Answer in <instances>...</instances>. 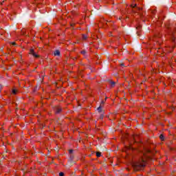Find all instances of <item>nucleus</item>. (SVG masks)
Wrapping results in <instances>:
<instances>
[{
	"instance_id": "nucleus-1",
	"label": "nucleus",
	"mask_w": 176,
	"mask_h": 176,
	"mask_svg": "<svg viewBox=\"0 0 176 176\" xmlns=\"http://www.w3.org/2000/svg\"><path fill=\"white\" fill-rule=\"evenodd\" d=\"M146 153H151V150H146V153H140V158L139 160L132 163V166L135 171H140V170H144L146 166V162L151 159V157L146 155Z\"/></svg>"
},
{
	"instance_id": "nucleus-2",
	"label": "nucleus",
	"mask_w": 176,
	"mask_h": 176,
	"mask_svg": "<svg viewBox=\"0 0 176 176\" xmlns=\"http://www.w3.org/2000/svg\"><path fill=\"white\" fill-rule=\"evenodd\" d=\"M29 54H31L35 58H39V57H41V56H39V55L36 54V53H35V50H34V49L30 50Z\"/></svg>"
},
{
	"instance_id": "nucleus-3",
	"label": "nucleus",
	"mask_w": 176,
	"mask_h": 176,
	"mask_svg": "<svg viewBox=\"0 0 176 176\" xmlns=\"http://www.w3.org/2000/svg\"><path fill=\"white\" fill-rule=\"evenodd\" d=\"M54 109L55 113H61V111H63V108L60 106H56Z\"/></svg>"
},
{
	"instance_id": "nucleus-4",
	"label": "nucleus",
	"mask_w": 176,
	"mask_h": 176,
	"mask_svg": "<svg viewBox=\"0 0 176 176\" xmlns=\"http://www.w3.org/2000/svg\"><path fill=\"white\" fill-rule=\"evenodd\" d=\"M154 49H157V53H161V54H163V53H166L164 50L161 47H154Z\"/></svg>"
},
{
	"instance_id": "nucleus-5",
	"label": "nucleus",
	"mask_w": 176,
	"mask_h": 176,
	"mask_svg": "<svg viewBox=\"0 0 176 176\" xmlns=\"http://www.w3.org/2000/svg\"><path fill=\"white\" fill-rule=\"evenodd\" d=\"M54 56H60V50H56L54 52Z\"/></svg>"
},
{
	"instance_id": "nucleus-6",
	"label": "nucleus",
	"mask_w": 176,
	"mask_h": 176,
	"mask_svg": "<svg viewBox=\"0 0 176 176\" xmlns=\"http://www.w3.org/2000/svg\"><path fill=\"white\" fill-rule=\"evenodd\" d=\"M115 85H116V82H115L114 81H110V86L111 87H115Z\"/></svg>"
},
{
	"instance_id": "nucleus-7",
	"label": "nucleus",
	"mask_w": 176,
	"mask_h": 176,
	"mask_svg": "<svg viewBox=\"0 0 176 176\" xmlns=\"http://www.w3.org/2000/svg\"><path fill=\"white\" fill-rule=\"evenodd\" d=\"M82 41H86V39H87V35L82 34Z\"/></svg>"
},
{
	"instance_id": "nucleus-8",
	"label": "nucleus",
	"mask_w": 176,
	"mask_h": 176,
	"mask_svg": "<svg viewBox=\"0 0 176 176\" xmlns=\"http://www.w3.org/2000/svg\"><path fill=\"white\" fill-rule=\"evenodd\" d=\"M97 109H98V111L99 112V113H101V112H102V107H101V106L98 107Z\"/></svg>"
},
{
	"instance_id": "nucleus-9",
	"label": "nucleus",
	"mask_w": 176,
	"mask_h": 176,
	"mask_svg": "<svg viewBox=\"0 0 176 176\" xmlns=\"http://www.w3.org/2000/svg\"><path fill=\"white\" fill-rule=\"evenodd\" d=\"M160 139L161 140V141H164V135H163V134H161L160 135Z\"/></svg>"
},
{
	"instance_id": "nucleus-10",
	"label": "nucleus",
	"mask_w": 176,
	"mask_h": 176,
	"mask_svg": "<svg viewBox=\"0 0 176 176\" xmlns=\"http://www.w3.org/2000/svg\"><path fill=\"white\" fill-rule=\"evenodd\" d=\"M81 54H82V56H86V50H82L80 52Z\"/></svg>"
},
{
	"instance_id": "nucleus-11",
	"label": "nucleus",
	"mask_w": 176,
	"mask_h": 176,
	"mask_svg": "<svg viewBox=\"0 0 176 176\" xmlns=\"http://www.w3.org/2000/svg\"><path fill=\"white\" fill-rule=\"evenodd\" d=\"M96 156H97V157H101V152H97L96 153Z\"/></svg>"
},
{
	"instance_id": "nucleus-12",
	"label": "nucleus",
	"mask_w": 176,
	"mask_h": 176,
	"mask_svg": "<svg viewBox=\"0 0 176 176\" xmlns=\"http://www.w3.org/2000/svg\"><path fill=\"white\" fill-rule=\"evenodd\" d=\"M12 94H14V95L17 94V89H13Z\"/></svg>"
},
{
	"instance_id": "nucleus-13",
	"label": "nucleus",
	"mask_w": 176,
	"mask_h": 176,
	"mask_svg": "<svg viewBox=\"0 0 176 176\" xmlns=\"http://www.w3.org/2000/svg\"><path fill=\"white\" fill-rule=\"evenodd\" d=\"M74 155H70L69 159H70V162H72V160H74Z\"/></svg>"
},
{
	"instance_id": "nucleus-14",
	"label": "nucleus",
	"mask_w": 176,
	"mask_h": 176,
	"mask_svg": "<svg viewBox=\"0 0 176 176\" xmlns=\"http://www.w3.org/2000/svg\"><path fill=\"white\" fill-rule=\"evenodd\" d=\"M173 42H175V37L174 36V33L173 34V36L171 38Z\"/></svg>"
},
{
	"instance_id": "nucleus-15",
	"label": "nucleus",
	"mask_w": 176,
	"mask_h": 176,
	"mask_svg": "<svg viewBox=\"0 0 176 176\" xmlns=\"http://www.w3.org/2000/svg\"><path fill=\"white\" fill-rule=\"evenodd\" d=\"M131 7L133 8H136L137 7V4H131Z\"/></svg>"
},
{
	"instance_id": "nucleus-16",
	"label": "nucleus",
	"mask_w": 176,
	"mask_h": 176,
	"mask_svg": "<svg viewBox=\"0 0 176 176\" xmlns=\"http://www.w3.org/2000/svg\"><path fill=\"white\" fill-rule=\"evenodd\" d=\"M74 152V150H72V149H70V150H69V153L70 154V155H72V153Z\"/></svg>"
},
{
	"instance_id": "nucleus-17",
	"label": "nucleus",
	"mask_w": 176,
	"mask_h": 176,
	"mask_svg": "<svg viewBox=\"0 0 176 176\" xmlns=\"http://www.w3.org/2000/svg\"><path fill=\"white\" fill-rule=\"evenodd\" d=\"M104 104H105V102H104V100H102V102L100 103V107H101V105H104Z\"/></svg>"
},
{
	"instance_id": "nucleus-18",
	"label": "nucleus",
	"mask_w": 176,
	"mask_h": 176,
	"mask_svg": "<svg viewBox=\"0 0 176 176\" xmlns=\"http://www.w3.org/2000/svg\"><path fill=\"white\" fill-rule=\"evenodd\" d=\"M59 176H64V173L60 172V173H59Z\"/></svg>"
},
{
	"instance_id": "nucleus-19",
	"label": "nucleus",
	"mask_w": 176,
	"mask_h": 176,
	"mask_svg": "<svg viewBox=\"0 0 176 176\" xmlns=\"http://www.w3.org/2000/svg\"><path fill=\"white\" fill-rule=\"evenodd\" d=\"M138 10H142V8H137Z\"/></svg>"
},
{
	"instance_id": "nucleus-20",
	"label": "nucleus",
	"mask_w": 176,
	"mask_h": 176,
	"mask_svg": "<svg viewBox=\"0 0 176 176\" xmlns=\"http://www.w3.org/2000/svg\"><path fill=\"white\" fill-rule=\"evenodd\" d=\"M12 45H13L14 46V45H16V43L15 42L12 43Z\"/></svg>"
},
{
	"instance_id": "nucleus-21",
	"label": "nucleus",
	"mask_w": 176,
	"mask_h": 176,
	"mask_svg": "<svg viewBox=\"0 0 176 176\" xmlns=\"http://www.w3.org/2000/svg\"><path fill=\"white\" fill-rule=\"evenodd\" d=\"M2 90V85H0V91Z\"/></svg>"
},
{
	"instance_id": "nucleus-22",
	"label": "nucleus",
	"mask_w": 176,
	"mask_h": 176,
	"mask_svg": "<svg viewBox=\"0 0 176 176\" xmlns=\"http://www.w3.org/2000/svg\"><path fill=\"white\" fill-rule=\"evenodd\" d=\"M74 25H75V23H72L71 24V27H74Z\"/></svg>"
},
{
	"instance_id": "nucleus-23",
	"label": "nucleus",
	"mask_w": 176,
	"mask_h": 176,
	"mask_svg": "<svg viewBox=\"0 0 176 176\" xmlns=\"http://www.w3.org/2000/svg\"><path fill=\"white\" fill-rule=\"evenodd\" d=\"M124 65V63H121V64H120V66H121V67H123Z\"/></svg>"
},
{
	"instance_id": "nucleus-24",
	"label": "nucleus",
	"mask_w": 176,
	"mask_h": 176,
	"mask_svg": "<svg viewBox=\"0 0 176 176\" xmlns=\"http://www.w3.org/2000/svg\"><path fill=\"white\" fill-rule=\"evenodd\" d=\"M155 43H156V45H160V44H159V42H156Z\"/></svg>"
},
{
	"instance_id": "nucleus-25",
	"label": "nucleus",
	"mask_w": 176,
	"mask_h": 176,
	"mask_svg": "<svg viewBox=\"0 0 176 176\" xmlns=\"http://www.w3.org/2000/svg\"><path fill=\"white\" fill-rule=\"evenodd\" d=\"M1 5H3V1L1 3Z\"/></svg>"
},
{
	"instance_id": "nucleus-26",
	"label": "nucleus",
	"mask_w": 176,
	"mask_h": 176,
	"mask_svg": "<svg viewBox=\"0 0 176 176\" xmlns=\"http://www.w3.org/2000/svg\"><path fill=\"white\" fill-rule=\"evenodd\" d=\"M107 98H108V97H106V98H105V101H107Z\"/></svg>"
},
{
	"instance_id": "nucleus-27",
	"label": "nucleus",
	"mask_w": 176,
	"mask_h": 176,
	"mask_svg": "<svg viewBox=\"0 0 176 176\" xmlns=\"http://www.w3.org/2000/svg\"><path fill=\"white\" fill-rule=\"evenodd\" d=\"M168 53H171V51H168Z\"/></svg>"
}]
</instances>
